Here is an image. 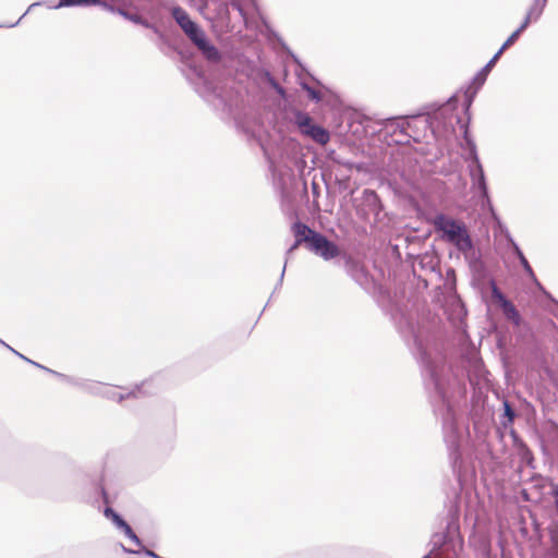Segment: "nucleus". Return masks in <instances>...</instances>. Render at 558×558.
I'll return each instance as SVG.
<instances>
[{"label":"nucleus","instance_id":"0eeeda50","mask_svg":"<svg viewBox=\"0 0 558 558\" xmlns=\"http://www.w3.org/2000/svg\"><path fill=\"white\" fill-rule=\"evenodd\" d=\"M500 57V52H496L493 56V58L475 74L471 84L466 88L464 93V110L466 113H469L476 94L486 82L489 72L492 71V69L494 68V65L496 64Z\"/></svg>","mask_w":558,"mask_h":558},{"label":"nucleus","instance_id":"c756f323","mask_svg":"<svg viewBox=\"0 0 558 558\" xmlns=\"http://www.w3.org/2000/svg\"><path fill=\"white\" fill-rule=\"evenodd\" d=\"M301 87L307 93V96L310 97L311 100L315 102L322 101L323 95L319 90L315 89L314 87L304 82L301 83Z\"/></svg>","mask_w":558,"mask_h":558},{"label":"nucleus","instance_id":"e433bc0d","mask_svg":"<svg viewBox=\"0 0 558 558\" xmlns=\"http://www.w3.org/2000/svg\"><path fill=\"white\" fill-rule=\"evenodd\" d=\"M41 4H43V2H34V3H32V4L28 7V9L26 10V12H25V13H24V14H23V15H22L17 21H16V22H14V23H10V24L0 25V28H1V27H9V28H12V27L17 26V25H19V23L21 22V20H22V19H23V17H24V16H25V15H26V14H27L32 9H33V8H35V7H37V5H41Z\"/></svg>","mask_w":558,"mask_h":558},{"label":"nucleus","instance_id":"423d86ee","mask_svg":"<svg viewBox=\"0 0 558 558\" xmlns=\"http://www.w3.org/2000/svg\"><path fill=\"white\" fill-rule=\"evenodd\" d=\"M125 392H118L112 388H109L105 385L104 391L101 393L102 397L107 399L114 400L118 402H122L123 400L130 398H142L146 396H150L156 393L157 387L154 385V379H145L141 384L135 385L132 389L122 388Z\"/></svg>","mask_w":558,"mask_h":558},{"label":"nucleus","instance_id":"a211bd4d","mask_svg":"<svg viewBox=\"0 0 558 558\" xmlns=\"http://www.w3.org/2000/svg\"><path fill=\"white\" fill-rule=\"evenodd\" d=\"M502 410L504 413L500 417V424L504 428H508L513 424L517 412L508 400L502 401Z\"/></svg>","mask_w":558,"mask_h":558},{"label":"nucleus","instance_id":"473e14b6","mask_svg":"<svg viewBox=\"0 0 558 558\" xmlns=\"http://www.w3.org/2000/svg\"><path fill=\"white\" fill-rule=\"evenodd\" d=\"M265 77L268 84L279 94L284 95L286 90L284 88L277 82V80L268 72H265Z\"/></svg>","mask_w":558,"mask_h":558},{"label":"nucleus","instance_id":"9b49d317","mask_svg":"<svg viewBox=\"0 0 558 558\" xmlns=\"http://www.w3.org/2000/svg\"><path fill=\"white\" fill-rule=\"evenodd\" d=\"M19 356L21 359H23L24 361L35 365L36 367L38 368H41L44 369L45 372L56 376L57 378H59L60 380L71 385V386H74V387H78V388H87L90 384H88L85 379L83 378H78V377H73V376H69V375H65V374H62V373H59L57 371H53L51 368H48L37 362H34L29 359H27L26 356H24L23 354H19Z\"/></svg>","mask_w":558,"mask_h":558},{"label":"nucleus","instance_id":"c85d7f7f","mask_svg":"<svg viewBox=\"0 0 558 558\" xmlns=\"http://www.w3.org/2000/svg\"><path fill=\"white\" fill-rule=\"evenodd\" d=\"M492 298L499 304L500 307L510 302V300L505 296V294L500 291L494 281L492 282Z\"/></svg>","mask_w":558,"mask_h":558},{"label":"nucleus","instance_id":"cd10ccee","mask_svg":"<svg viewBox=\"0 0 558 558\" xmlns=\"http://www.w3.org/2000/svg\"><path fill=\"white\" fill-rule=\"evenodd\" d=\"M492 298L499 304L500 307L510 302V300L505 296V294L500 291L494 281L492 282Z\"/></svg>","mask_w":558,"mask_h":558},{"label":"nucleus","instance_id":"b1692460","mask_svg":"<svg viewBox=\"0 0 558 558\" xmlns=\"http://www.w3.org/2000/svg\"><path fill=\"white\" fill-rule=\"evenodd\" d=\"M550 547L547 550V558H558V529H549Z\"/></svg>","mask_w":558,"mask_h":558},{"label":"nucleus","instance_id":"6ab92c4d","mask_svg":"<svg viewBox=\"0 0 558 558\" xmlns=\"http://www.w3.org/2000/svg\"><path fill=\"white\" fill-rule=\"evenodd\" d=\"M307 137L320 145L327 144L330 140L329 132L318 124H315L314 128L310 130Z\"/></svg>","mask_w":558,"mask_h":558},{"label":"nucleus","instance_id":"ddd939ff","mask_svg":"<svg viewBox=\"0 0 558 558\" xmlns=\"http://www.w3.org/2000/svg\"><path fill=\"white\" fill-rule=\"evenodd\" d=\"M100 492H101L104 502L107 505L104 509L105 518L110 520L117 530L121 529L122 525L126 523V521L123 519V517L120 513H118L112 507L109 506L110 501H109L108 494H107L106 489L104 487H101Z\"/></svg>","mask_w":558,"mask_h":558},{"label":"nucleus","instance_id":"4468645a","mask_svg":"<svg viewBox=\"0 0 558 558\" xmlns=\"http://www.w3.org/2000/svg\"><path fill=\"white\" fill-rule=\"evenodd\" d=\"M507 240L514 253V255L518 257L521 266L523 267L525 274L529 276V278L535 282H537V279H536V276L529 263V260L526 259L525 255L523 254L522 250L520 248V246L517 244V242L512 239V236L508 233L507 234Z\"/></svg>","mask_w":558,"mask_h":558},{"label":"nucleus","instance_id":"f3484780","mask_svg":"<svg viewBox=\"0 0 558 558\" xmlns=\"http://www.w3.org/2000/svg\"><path fill=\"white\" fill-rule=\"evenodd\" d=\"M470 268L474 272H482L484 270V264L481 259L480 253L475 251L474 245L465 251H460Z\"/></svg>","mask_w":558,"mask_h":558},{"label":"nucleus","instance_id":"9d476101","mask_svg":"<svg viewBox=\"0 0 558 558\" xmlns=\"http://www.w3.org/2000/svg\"><path fill=\"white\" fill-rule=\"evenodd\" d=\"M339 256L343 260L347 274L360 286L365 284L367 282V272L364 266L351 255L340 253Z\"/></svg>","mask_w":558,"mask_h":558},{"label":"nucleus","instance_id":"c03bdc74","mask_svg":"<svg viewBox=\"0 0 558 558\" xmlns=\"http://www.w3.org/2000/svg\"><path fill=\"white\" fill-rule=\"evenodd\" d=\"M292 58H293V60H294L296 63H300V61L298 60V58H296L294 54H292Z\"/></svg>","mask_w":558,"mask_h":558},{"label":"nucleus","instance_id":"4c0bfd02","mask_svg":"<svg viewBox=\"0 0 558 558\" xmlns=\"http://www.w3.org/2000/svg\"><path fill=\"white\" fill-rule=\"evenodd\" d=\"M532 22H534V19L526 13L524 20L515 31L521 35Z\"/></svg>","mask_w":558,"mask_h":558},{"label":"nucleus","instance_id":"412c9836","mask_svg":"<svg viewBox=\"0 0 558 558\" xmlns=\"http://www.w3.org/2000/svg\"><path fill=\"white\" fill-rule=\"evenodd\" d=\"M510 436L512 438L513 445L518 448L520 454L523 459L530 458L532 459V452L526 446V444L521 439L518 433L514 429L510 430Z\"/></svg>","mask_w":558,"mask_h":558},{"label":"nucleus","instance_id":"72a5a7b5","mask_svg":"<svg viewBox=\"0 0 558 558\" xmlns=\"http://www.w3.org/2000/svg\"><path fill=\"white\" fill-rule=\"evenodd\" d=\"M225 5H226V10H228V7L230 5L234 10H236L243 19L246 17L245 11H244L243 5L240 0H226Z\"/></svg>","mask_w":558,"mask_h":558},{"label":"nucleus","instance_id":"5701e85b","mask_svg":"<svg viewBox=\"0 0 558 558\" xmlns=\"http://www.w3.org/2000/svg\"><path fill=\"white\" fill-rule=\"evenodd\" d=\"M548 0H534L530 9L527 10V14L534 19L536 22L543 14L544 9L547 5Z\"/></svg>","mask_w":558,"mask_h":558},{"label":"nucleus","instance_id":"37998d69","mask_svg":"<svg viewBox=\"0 0 558 558\" xmlns=\"http://www.w3.org/2000/svg\"><path fill=\"white\" fill-rule=\"evenodd\" d=\"M312 189H313V193H314V194H318V189H319V187H318V185H317L315 182H313V184H312Z\"/></svg>","mask_w":558,"mask_h":558},{"label":"nucleus","instance_id":"7ed1b4c3","mask_svg":"<svg viewBox=\"0 0 558 558\" xmlns=\"http://www.w3.org/2000/svg\"><path fill=\"white\" fill-rule=\"evenodd\" d=\"M171 15L207 61L216 64H225V59L220 51L209 41L204 29L190 17L189 13L183 8L179 5L173 7Z\"/></svg>","mask_w":558,"mask_h":558},{"label":"nucleus","instance_id":"f03ea898","mask_svg":"<svg viewBox=\"0 0 558 558\" xmlns=\"http://www.w3.org/2000/svg\"><path fill=\"white\" fill-rule=\"evenodd\" d=\"M291 231L294 236V242L286 252L284 266L275 287V291L282 284L288 259L300 246L303 245L306 250L322 257L324 260H330L340 255V248L335 242L300 220L292 223Z\"/></svg>","mask_w":558,"mask_h":558},{"label":"nucleus","instance_id":"dca6fc26","mask_svg":"<svg viewBox=\"0 0 558 558\" xmlns=\"http://www.w3.org/2000/svg\"><path fill=\"white\" fill-rule=\"evenodd\" d=\"M293 116H294V119H293L294 124L298 126L301 134L307 136L310 133V130L312 128H314V125L316 124L314 122L313 118L308 113L303 112L301 110H295L293 112Z\"/></svg>","mask_w":558,"mask_h":558},{"label":"nucleus","instance_id":"ea45409f","mask_svg":"<svg viewBox=\"0 0 558 558\" xmlns=\"http://www.w3.org/2000/svg\"><path fill=\"white\" fill-rule=\"evenodd\" d=\"M218 100H219V104L222 106L223 110H228L229 111L231 109L232 105L229 101L225 100L220 96H218Z\"/></svg>","mask_w":558,"mask_h":558},{"label":"nucleus","instance_id":"20e7f679","mask_svg":"<svg viewBox=\"0 0 558 558\" xmlns=\"http://www.w3.org/2000/svg\"><path fill=\"white\" fill-rule=\"evenodd\" d=\"M432 223L436 233L444 241L454 245L458 251H465L473 246V240L464 222L440 213L433 218Z\"/></svg>","mask_w":558,"mask_h":558},{"label":"nucleus","instance_id":"aec40b11","mask_svg":"<svg viewBox=\"0 0 558 558\" xmlns=\"http://www.w3.org/2000/svg\"><path fill=\"white\" fill-rule=\"evenodd\" d=\"M500 308H501L505 317L508 320H510L513 325H515V326L521 325V315L511 301L509 303L505 304Z\"/></svg>","mask_w":558,"mask_h":558},{"label":"nucleus","instance_id":"1a4fd4ad","mask_svg":"<svg viewBox=\"0 0 558 558\" xmlns=\"http://www.w3.org/2000/svg\"><path fill=\"white\" fill-rule=\"evenodd\" d=\"M356 215L366 220L371 214L378 217L383 210V204L378 194L374 190L365 189L362 193V204L357 205Z\"/></svg>","mask_w":558,"mask_h":558},{"label":"nucleus","instance_id":"4be33fe9","mask_svg":"<svg viewBox=\"0 0 558 558\" xmlns=\"http://www.w3.org/2000/svg\"><path fill=\"white\" fill-rule=\"evenodd\" d=\"M104 2L110 7V9H104L107 12L117 13L123 16L125 20L126 16H130L131 14V12L125 9V5L121 0H104Z\"/></svg>","mask_w":558,"mask_h":558},{"label":"nucleus","instance_id":"f8f14e48","mask_svg":"<svg viewBox=\"0 0 558 558\" xmlns=\"http://www.w3.org/2000/svg\"><path fill=\"white\" fill-rule=\"evenodd\" d=\"M410 126V122L404 118H388L384 122V130L387 134L390 135H408V129Z\"/></svg>","mask_w":558,"mask_h":558},{"label":"nucleus","instance_id":"a878e982","mask_svg":"<svg viewBox=\"0 0 558 558\" xmlns=\"http://www.w3.org/2000/svg\"><path fill=\"white\" fill-rule=\"evenodd\" d=\"M119 531L121 533H123L125 535V537H128L136 546H138V547L143 546L141 538L137 536V534L134 532V530L128 522L125 524H123L122 527L119 529Z\"/></svg>","mask_w":558,"mask_h":558},{"label":"nucleus","instance_id":"393cba45","mask_svg":"<svg viewBox=\"0 0 558 558\" xmlns=\"http://www.w3.org/2000/svg\"><path fill=\"white\" fill-rule=\"evenodd\" d=\"M126 20L131 21L134 24H138L146 28H150L154 31V33L161 36V33L157 26H155L154 24H151L150 22H148L146 19H144L142 15H140L137 13H131L130 16H126Z\"/></svg>","mask_w":558,"mask_h":558},{"label":"nucleus","instance_id":"7c9ffc66","mask_svg":"<svg viewBox=\"0 0 558 558\" xmlns=\"http://www.w3.org/2000/svg\"><path fill=\"white\" fill-rule=\"evenodd\" d=\"M465 160L468 162V168H472V167L482 165L478 154H477V148L476 149H473V148L468 149V155L465 156Z\"/></svg>","mask_w":558,"mask_h":558},{"label":"nucleus","instance_id":"2eb2a0df","mask_svg":"<svg viewBox=\"0 0 558 558\" xmlns=\"http://www.w3.org/2000/svg\"><path fill=\"white\" fill-rule=\"evenodd\" d=\"M98 5L101 9H110L104 0H59L57 4L48 5L50 9L70 8V7H92Z\"/></svg>","mask_w":558,"mask_h":558},{"label":"nucleus","instance_id":"c9c22d12","mask_svg":"<svg viewBox=\"0 0 558 558\" xmlns=\"http://www.w3.org/2000/svg\"><path fill=\"white\" fill-rule=\"evenodd\" d=\"M462 128H464L463 137H464L468 149H472V148L476 149V144H475L474 140L469 134L468 123L462 125Z\"/></svg>","mask_w":558,"mask_h":558},{"label":"nucleus","instance_id":"39448f33","mask_svg":"<svg viewBox=\"0 0 558 558\" xmlns=\"http://www.w3.org/2000/svg\"><path fill=\"white\" fill-rule=\"evenodd\" d=\"M430 555L439 558H458L463 549V538L457 520L451 519L445 532L435 533L430 539Z\"/></svg>","mask_w":558,"mask_h":558},{"label":"nucleus","instance_id":"a19ab883","mask_svg":"<svg viewBox=\"0 0 558 558\" xmlns=\"http://www.w3.org/2000/svg\"><path fill=\"white\" fill-rule=\"evenodd\" d=\"M457 101H458L457 97L452 96L451 98H449L447 106L453 107Z\"/></svg>","mask_w":558,"mask_h":558},{"label":"nucleus","instance_id":"bb28decb","mask_svg":"<svg viewBox=\"0 0 558 558\" xmlns=\"http://www.w3.org/2000/svg\"><path fill=\"white\" fill-rule=\"evenodd\" d=\"M122 550L126 554H133V555H138V554H144L145 556L149 557V558H163L161 556H159L158 554H156L154 550L151 549H148L144 546L141 547V549H131V548H128L125 547L123 544H120Z\"/></svg>","mask_w":558,"mask_h":558},{"label":"nucleus","instance_id":"58836bf2","mask_svg":"<svg viewBox=\"0 0 558 558\" xmlns=\"http://www.w3.org/2000/svg\"><path fill=\"white\" fill-rule=\"evenodd\" d=\"M551 496L554 498V506L558 513V484L551 486Z\"/></svg>","mask_w":558,"mask_h":558},{"label":"nucleus","instance_id":"6e6552de","mask_svg":"<svg viewBox=\"0 0 558 558\" xmlns=\"http://www.w3.org/2000/svg\"><path fill=\"white\" fill-rule=\"evenodd\" d=\"M469 175L471 179V189L475 193H477L482 207H492V202L489 197L487 181L485 177V172L482 165L476 167L468 168Z\"/></svg>","mask_w":558,"mask_h":558},{"label":"nucleus","instance_id":"f257e3e1","mask_svg":"<svg viewBox=\"0 0 558 558\" xmlns=\"http://www.w3.org/2000/svg\"><path fill=\"white\" fill-rule=\"evenodd\" d=\"M404 338L411 337L423 363L425 387L429 392L434 412L442 421L444 440L453 470L462 463V442L464 434L457 423L453 404L450 401V367L442 360L436 361L428 354L423 337L415 326L408 322L407 329L401 330Z\"/></svg>","mask_w":558,"mask_h":558},{"label":"nucleus","instance_id":"79ce46f5","mask_svg":"<svg viewBox=\"0 0 558 558\" xmlns=\"http://www.w3.org/2000/svg\"><path fill=\"white\" fill-rule=\"evenodd\" d=\"M0 343L7 347L10 351H12L14 354L19 355L20 353L15 351L13 348H11L9 344H7L4 341L0 339Z\"/></svg>","mask_w":558,"mask_h":558},{"label":"nucleus","instance_id":"2f4dec72","mask_svg":"<svg viewBox=\"0 0 558 558\" xmlns=\"http://www.w3.org/2000/svg\"><path fill=\"white\" fill-rule=\"evenodd\" d=\"M85 380L90 385L87 388H81L82 390L94 393V395L101 396L104 388H105L104 384L94 381V380H89V379H85Z\"/></svg>","mask_w":558,"mask_h":558},{"label":"nucleus","instance_id":"f704fd0d","mask_svg":"<svg viewBox=\"0 0 558 558\" xmlns=\"http://www.w3.org/2000/svg\"><path fill=\"white\" fill-rule=\"evenodd\" d=\"M520 37V34L519 32L514 31L508 38L507 40L502 44V46L499 48V50L497 52H500V54L504 53V51L509 48L511 45H513L518 38Z\"/></svg>","mask_w":558,"mask_h":558}]
</instances>
